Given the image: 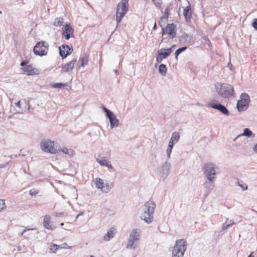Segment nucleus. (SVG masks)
Segmentation results:
<instances>
[{
    "label": "nucleus",
    "instance_id": "1",
    "mask_svg": "<svg viewBox=\"0 0 257 257\" xmlns=\"http://www.w3.org/2000/svg\"><path fill=\"white\" fill-rule=\"evenodd\" d=\"M215 89L218 95L223 98L233 97L235 95L233 86L230 84L217 83Z\"/></svg>",
    "mask_w": 257,
    "mask_h": 257
},
{
    "label": "nucleus",
    "instance_id": "2",
    "mask_svg": "<svg viewBox=\"0 0 257 257\" xmlns=\"http://www.w3.org/2000/svg\"><path fill=\"white\" fill-rule=\"evenodd\" d=\"M141 231L140 229H133L129 234L126 248L130 249H136L139 244Z\"/></svg>",
    "mask_w": 257,
    "mask_h": 257
},
{
    "label": "nucleus",
    "instance_id": "3",
    "mask_svg": "<svg viewBox=\"0 0 257 257\" xmlns=\"http://www.w3.org/2000/svg\"><path fill=\"white\" fill-rule=\"evenodd\" d=\"M187 242L184 239L176 240L172 252V257H183L187 249Z\"/></svg>",
    "mask_w": 257,
    "mask_h": 257
},
{
    "label": "nucleus",
    "instance_id": "4",
    "mask_svg": "<svg viewBox=\"0 0 257 257\" xmlns=\"http://www.w3.org/2000/svg\"><path fill=\"white\" fill-rule=\"evenodd\" d=\"M203 171L205 177L208 181H215L216 175L220 173L219 168L212 163L206 164Z\"/></svg>",
    "mask_w": 257,
    "mask_h": 257
},
{
    "label": "nucleus",
    "instance_id": "5",
    "mask_svg": "<svg viewBox=\"0 0 257 257\" xmlns=\"http://www.w3.org/2000/svg\"><path fill=\"white\" fill-rule=\"evenodd\" d=\"M56 144L57 143L54 141L43 140L41 142L40 147L43 151L46 152L56 154L59 151V150L57 149Z\"/></svg>",
    "mask_w": 257,
    "mask_h": 257
},
{
    "label": "nucleus",
    "instance_id": "6",
    "mask_svg": "<svg viewBox=\"0 0 257 257\" xmlns=\"http://www.w3.org/2000/svg\"><path fill=\"white\" fill-rule=\"evenodd\" d=\"M128 3L127 0H121L117 5L116 20L119 23L128 10Z\"/></svg>",
    "mask_w": 257,
    "mask_h": 257
},
{
    "label": "nucleus",
    "instance_id": "7",
    "mask_svg": "<svg viewBox=\"0 0 257 257\" xmlns=\"http://www.w3.org/2000/svg\"><path fill=\"white\" fill-rule=\"evenodd\" d=\"M171 168V163L169 162L166 161L158 167L157 170V175L164 180L169 175Z\"/></svg>",
    "mask_w": 257,
    "mask_h": 257
},
{
    "label": "nucleus",
    "instance_id": "8",
    "mask_svg": "<svg viewBox=\"0 0 257 257\" xmlns=\"http://www.w3.org/2000/svg\"><path fill=\"white\" fill-rule=\"evenodd\" d=\"M49 44L45 41H40L36 43L33 49L34 53L40 56H46L48 53Z\"/></svg>",
    "mask_w": 257,
    "mask_h": 257
},
{
    "label": "nucleus",
    "instance_id": "9",
    "mask_svg": "<svg viewBox=\"0 0 257 257\" xmlns=\"http://www.w3.org/2000/svg\"><path fill=\"white\" fill-rule=\"evenodd\" d=\"M250 102L249 96L246 93H242L240 96V99L238 100L236 107L239 112L246 110Z\"/></svg>",
    "mask_w": 257,
    "mask_h": 257
},
{
    "label": "nucleus",
    "instance_id": "10",
    "mask_svg": "<svg viewBox=\"0 0 257 257\" xmlns=\"http://www.w3.org/2000/svg\"><path fill=\"white\" fill-rule=\"evenodd\" d=\"M103 110L106 113V116L109 118L110 127L112 128L115 126H118L119 123V120L116 118L113 113L104 107H103Z\"/></svg>",
    "mask_w": 257,
    "mask_h": 257
},
{
    "label": "nucleus",
    "instance_id": "11",
    "mask_svg": "<svg viewBox=\"0 0 257 257\" xmlns=\"http://www.w3.org/2000/svg\"><path fill=\"white\" fill-rule=\"evenodd\" d=\"M163 34H167L171 38H174L176 36L177 28L174 24H168L164 29L162 28Z\"/></svg>",
    "mask_w": 257,
    "mask_h": 257
},
{
    "label": "nucleus",
    "instance_id": "12",
    "mask_svg": "<svg viewBox=\"0 0 257 257\" xmlns=\"http://www.w3.org/2000/svg\"><path fill=\"white\" fill-rule=\"evenodd\" d=\"M208 105L210 107L217 109L224 115H228L229 114V112L227 109L221 103L211 101L208 103Z\"/></svg>",
    "mask_w": 257,
    "mask_h": 257
},
{
    "label": "nucleus",
    "instance_id": "13",
    "mask_svg": "<svg viewBox=\"0 0 257 257\" xmlns=\"http://www.w3.org/2000/svg\"><path fill=\"white\" fill-rule=\"evenodd\" d=\"M96 162L101 166L107 167L109 169H112L113 166L111 165L110 161L103 157L102 154H99L96 158Z\"/></svg>",
    "mask_w": 257,
    "mask_h": 257
},
{
    "label": "nucleus",
    "instance_id": "14",
    "mask_svg": "<svg viewBox=\"0 0 257 257\" xmlns=\"http://www.w3.org/2000/svg\"><path fill=\"white\" fill-rule=\"evenodd\" d=\"M63 35L65 39L69 40L70 36L73 35V29L70 26V24L66 23L62 28Z\"/></svg>",
    "mask_w": 257,
    "mask_h": 257
},
{
    "label": "nucleus",
    "instance_id": "15",
    "mask_svg": "<svg viewBox=\"0 0 257 257\" xmlns=\"http://www.w3.org/2000/svg\"><path fill=\"white\" fill-rule=\"evenodd\" d=\"M140 217L147 224H150L153 221L154 215L147 212L146 210L143 209Z\"/></svg>",
    "mask_w": 257,
    "mask_h": 257
},
{
    "label": "nucleus",
    "instance_id": "16",
    "mask_svg": "<svg viewBox=\"0 0 257 257\" xmlns=\"http://www.w3.org/2000/svg\"><path fill=\"white\" fill-rule=\"evenodd\" d=\"M156 203L152 200H150L146 202L144 205L143 210H146L147 212H148L151 214L154 215L155 209L156 208Z\"/></svg>",
    "mask_w": 257,
    "mask_h": 257
},
{
    "label": "nucleus",
    "instance_id": "17",
    "mask_svg": "<svg viewBox=\"0 0 257 257\" xmlns=\"http://www.w3.org/2000/svg\"><path fill=\"white\" fill-rule=\"evenodd\" d=\"M60 55L62 58H66L72 52V49L68 45H62L59 47Z\"/></svg>",
    "mask_w": 257,
    "mask_h": 257
},
{
    "label": "nucleus",
    "instance_id": "18",
    "mask_svg": "<svg viewBox=\"0 0 257 257\" xmlns=\"http://www.w3.org/2000/svg\"><path fill=\"white\" fill-rule=\"evenodd\" d=\"M175 47V45L172 46L171 48L168 49H161L158 51V54L160 55L164 59L169 56L173 52V49Z\"/></svg>",
    "mask_w": 257,
    "mask_h": 257
},
{
    "label": "nucleus",
    "instance_id": "19",
    "mask_svg": "<svg viewBox=\"0 0 257 257\" xmlns=\"http://www.w3.org/2000/svg\"><path fill=\"white\" fill-rule=\"evenodd\" d=\"M43 225L45 228L48 229L49 230H54L55 229L56 227L55 226H53L51 224V217L49 215H45L44 216Z\"/></svg>",
    "mask_w": 257,
    "mask_h": 257
},
{
    "label": "nucleus",
    "instance_id": "20",
    "mask_svg": "<svg viewBox=\"0 0 257 257\" xmlns=\"http://www.w3.org/2000/svg\"><path fill=\"white\" fill-rule=\"evenodd\" d=\"M76 62V60L74 59L69 63L65 64L62 67V71L64 72H68L70 71H72Z\"/></svg>",
    "mask_w": 257,
    "mask_h": 257
},
{
    "label": "nucleus",
    "instance_id": "21",
    "mask_svg": "<svg viewBox=\"0 0 257 257\" xmlns=\"http://www.w3.org/2000/svg\"><path fill=\"white\" fill-rule=\"evenodd\" d=\"M247 137L248 138H253L255 137V134H253L250 129L248 128H245L243 130V132L239 135H238L234 139V141H235L237 138L240 137Z\"/></svg>",
    "mask_w": 257,
    "mask_h": 257
},
{
    "label": "nucleus",
    "instance_id": "22",
    "mask_svg": "<svg viewBox=\"0 0 257 257\" xmlns=\"http://www.w3.org/2000/svg\"><path fill=\"white\" fill-rule=\"evenodd\" d=\"M180 139L179 133L177 132H174L172 134L171 138L169 141V144L174 146Z\"/></svg>",
    "mask_w": 257,
    "mask_h": 257
},
{
    "label": "nucleus",
    "instance_id": "23",
    "mask_svg": "<svg viewBox=\"0 0 257 257\" xmlns=\"http://www.w3.org/2000/svg\"><path fill=\"white\" fill-rule=\"evenodd\" d=\"M88 56L86 55H84L81 57L79 59L78 62V67L77 68L80 69L81 67H83L86 65L88 64Z\"/></svg>",
    "mask_w": 257,
    "mask_h": 257
},
{
    "label": "nucleus",
    "instance_id": "24",
    "mask_svg": "<svg viewBox=\"0 0 257 257\" xmlns=\"http://www.w3.org/2000/svg\"><path fill=\"white\" fill-rule=\"evenodd\" d=\"M191 7L189 5L187 6L183 11V15L185 17V20L188 22L190 21L191 17Z\"/></svg>",
    "mask_w": 257,
    "mask_h": 257
},
{
    "label": "nucleus",
    "instance_id": "25",
    "mask_svg": "<svg viewBox=\"0 0 257 257\" xmlns=\"http://www.w3.org/2000/svg\"><path fill=\"white\" fill-rule=\"evenodd\" d=\"M180 41L185 42L186 44H190L192 41V38L191 36L186 33H183L180 38Z\"/></svg>",
    "mask_w": 257,
    "mask_h": 257
},
{
    "label": "nucleus",
    "instance_id": "26",
    "mask_svg": "<svg viewBox=\"0 0 257 257\" xmlns=\"http://www.w3.org/2000/svg\"><path fill=\"white\" fill-rule=\"evenodd\" d=\"M22 69L28 75H32L35 74L34 69L32 65H26L25 67H22Z\"/></svg>",
    "mask_w": 257,
    "mask_h": 257
},
{
    "label": "nucleus",
    "instance_id": "27",
    "mask_svg": "<svg viewBox=\"0 0 257 257\" xmlns=\"http://www.w3.org/2000/svg\"><path fill=\"white\" fill-rule=\"evenodd\" d=\"M113 184L112 182H105L104 183L102 192L103 193H108L113 187Z\"/></svg>",
    "mask_w": 257,
    "mask_h": 257
},
{
    "label": "nucleus",
    "instance_id": "28",
    "mask_svg": "<svg viewBox=\"0 0 257 257\" xmlns=\"http://www.w3.org/2000/svg\"><path fill=\"white\" fill-rule=\"evenodd\" d=\"M104 181L102 179L99 178H96L95 179V185L97 189H100L102 192V188L104 185Z\"/></svg>",
    "mask_w": 257,
    "mask_h": 257
},
{
    "label": "nucleus",
    "instance_id": "29",
    "mask_svg": "<svg viewBox=\"0 0 257 257\" xmlns=\"http://www.w3.org/2000/svg\"><path fill=\"white\" fill-rule=\"evenodd\" d=\"M215 181H207L204 183V187L209 191L212 190L214 187Z\"/></svg>",
    "mask_w": 257,
    "mask_h": 257
},
{
    "label": "nucleus",
    "instance_id": "30",
    "mask_svg": "<svg viewBox=\"0 0 257 257\" xmlns=\"http://www.w3.org/2000/svg\"><path fill=\"white\" fill-rule=\"evenodd\" d=\"M114 234L115 232L113 230H110L103 236V239L104 241H109L111 238L113 237Z\"/></svg>",
    "mask_w": 257,
    "mask_h": 257
},
{
    "label": "nucleus",
    "instance_id": "31",
    "mask_svg": "<svg viewBox=\"0 0 257 257\" xmlns=\"http://www.w3.org/2000/svg\"><path fill=\"white\" fill-rule=\"evenodd\" d=\"M234 224L233 220L227 219L226 222L223 224L222 229L223 230L227 229L229 227L232 226Z\"/></svg>",
    "mask_w": 257,
    "mask_h": 257
},
{
    "label": "nucleus",
    "instance_id": "32",
    "mask_svg": "<svg viewBox=\"0 0 257 257\" xmlns=\"http://www.w3.org/2000/svg\"><path fill=\"white\" fill-rule=\"evenodd\" d=\"M236 185L239 186L242 191H245L247 189V185L246 183H243L242 181L237 180L236 182Z\"/></svg>",
    "mask_w": 257,
    "mask_h": 257
},
{
    "label": "nucleus",
    "instance_id": "33",
    "mask_svg": "<svg viewBox=\"0 0 257 257\" xmlns=\"http://www.w3.org/2000/svg\"><path fill=\"white\" fill-rule=\"evenodd\" d=\"M64 23L63 19L62 18H56L54 22V25L56 27H60L63 25Z\"/></svg>",
    "mask_w": 257,
    "mask_h": 257
},
{
    "label": "nucleus",
    "instance_id": "34",
    "mask_svg": "<svg viewBox=\"0 0 257 257\" xmlns=\"http://www.w3.org/2000/svg\"><path fill=\"white\" fill-rule=\"evenodd\" d=\"M159 71L162 75H165L167 72L166 65L163 64L160 65L159 67Z\"/></svg>",
    "mask_w": 257,
    "mask_h": 257
},
{
    "label": "nucleus",
    "instance_id": "35",
    "mask_svg": "<svg viewBox=\"0 0 257 257\" xmlns=\"http://www.w3.org/2000/svg\"><path fill=\"white\" fill-rule=\"evenodd\" d=\"M174 146L169 144L166 150V154L168 159H170L171 158V154L172 153V149L173 148Z\"/></svg>",
    "mask_w": 257,
    "mask_h": 257
},
{
    "label": "nucleus",
    "instance_id": "36",
    "mask_svg": "<svg viewBox=\"0 0 257 257\" xmlns=\"http://www.w3.org/2000/svg\"><path fill=\"white\" fill-rule=\"evenodd\" d=\"M59 246L56 244H52L50 247V251L51 252L55 253L59 249Z\"/></svg>",
    "mask_w": 257,
    "mask_h": 257
},
{
    "label": "nucleus",
    "instance_id": "37",
    "mask_svg": "<svg viewBox=\"0 0 257 257\" xmlns=\"http://www.w3.org/2000/svg\"><path fill=\"white\" fill-rule=\"evenodd\" d=\"M187 49V47H183L182 48H179L178 49L176 52H175V58L177 60V58H178V55L182 52H184V51H185Z\"/></svg>",
    "mask_w": 257,
    "mask_h": 257
},
{
    "label": "nucleus",
    "instance_id": "38",
    "mask_svg": "<svg viewBox=\"0 0 257 257\" xmlns=\"http://www.w3.org/2000/svg\"><path fill=\"white\" fill-rule=\"evenodd\" d=\"M7 208L5 199H0V212H2Z\"/></svg>",
    "mask_w": 257,
    "mask_h": 257
},
{
    "label": "nucleus",
    "instance_id": "39",
    "mask_svg": "<svg viewBox=\"0 0 257 257\" xmlns=\"http://www.w3.org/2000/svg\"><path fill=\"white\" fill-rule=\"evenodd\" d=\"M62 152L67 155H68L70 156L73 155V150L71 149H68L67 148H64L62 150Z\"/></svg>",
    "mask_w": 257,
    "mask_h": 257
},
{
    "label": "nucleus",
    "instance_id": "40",
    "mask_svg": "<svg viewBox=\"0 0 257 257\" xmlns=\"http://www.w3.org/2000/svg\"><path fill=\"white\" fill-rule=\"evenodd\" d=\"M170 10L168 8L165 9L164 13V16L163 17L161 18V22H162L163 20L165 19L166 20H167L169 16V12Z\"/></svg>",
    "mask_w": 257,
    "mask_h": 257
},
{
    "label": "nucleus",
    "instance_id": "41",
    "mask_svg": "<svg viewBox=\"0 0 257 257\" xmlns=\"http://www.w3.org/2000/svg\"><path fill=\"white\" fill-rule=\"evenodd\" d=\"M65 85L61 83H56L53 84L52 87L54 88H61L64 87Z\"/></svg>",
    "mask_w": 257,
    "mask_h": 257
},
{
    "label": "nucleus",
    "instance_id": "42",
    "mask_svg": "<svg viewBox=\"0 0 257 257\" xmlns=\"http://www.w3.org/2000/svg\"><path fill=\"white\" fill-rule=\"evenodd\" d=\"M154 5L157 7H160L162 4L161 0H153Z\"/></svg>",
    "mask_w": 257,
    "mask_h": 257
},
{
    "label": "nucleus",
    "instance_id": "43",
    "mask_svg": "<svg viewBox=\"0 0 257 257\" xmlns=\"http://www.w3.org/2000/svg\"><path fill=\"white\" fill-rule=\"evenodd\" d=\"M163 59H164L162 58L160 55L158 54L157 56L156 57V61L158 63H161Z\"/></svg>",
    "mask_w": 257,
    "mask_h": 257
},
{
    "label": "nucleus",
    "instance_id": "44",
    "mask_svg": "<svg viewBox=\"0 0 257 257\" xmlns=\"http://www.w3.org/2000/svg\"><path fill=\"white\" fill-rule=\"evenodd\" d=\"M252 27L256 30H257V19H255L253 20V22L252 23Z\"/></svg>",
    "mask_w": 257,
    "mask_h": 257
},
{
    "label": "nucleus",
    "instance_id": "45",
    "mask_svg": "<svg viewBox=\"0 0 257 257\" xmlns=\"http://www.w3.org/2000/svg\"><path fill=\"white\" fill-rule=\"evenodd\" d=\"M64 215H65L64 212L55 213L54 214V215L57 217H62V216H64Z\"/></svg>",
    "mask_w": 257,
    "mask_h": 257
},
{
    "label": "nucleus",
    "instance_id": "46",
    "mask_svg": "<svg viewBox=\"0 0 257 257\" xmlns=\"http://www.w3.org/2000/svg\"><path fill=\"white\" fill-rule=\"evenodd\" d=\"M36 229H37L36 228H30L29 226H27V227H25V230H26V232L27 231L34 230H36Z\"/></svg>",
    "mask_w": 257,
    "mask_h": 257
},
{
    "label": "nucleus",
    "instance_id": "47",
    "mask_svg": "<svg viewBox=\"0 0 257 257\" xmlns=\"http://www.w3.org/2000/svg\"><path fill=\"white\" fill-rule=\"evenodd\" d=\"M30 194L31 195H35L36 194H37V192L34 189H32L30 191Z\"/></svg>",
    "mask_w": 257,
    "mask_h": 257
},
{
    "label": "nucleus",
    "instance_id": "48",
    "mask_svg": "<svg viewBox=\"0 0 257 257\" xmlns=\"http://www.w3.org/2000/svg\"><path fill=\"white\" fill-rule=\"evenodd\" d=\"M27 62L26 61H23L21 62V65L23 66V67H25L26 66V64H27Z\"/></svg>",
    "mask_w": 257,
    "mask_h": 257
},
{
    "label": "nucleus",
    "instance_id": "49",
    "mask_svg": "<svg viewBox=\"0 0 257 257\" xmlns=\"http://www.w3.org/2000/svg\"><path fill=\"white\" fill-rule=\"evenodd\" d=\"M204 39L206 41V44L208 45L209 46L211 45V42L208 38H205Z\"/></svg>",
    "mask_w": 257,
    "mask_h": 257
},
{
    "label": "nucleus",
    "instance_id": "50",
    "mask_svg": "<svg viewBox=\"0 0 257 257\" xmlns=\"http://www.w3.org/2000/svg\"><path fill=\"white\" fill-rule=\"evenodd\" d=\"M20 102H21V101H19L18 102L15 103V104H15V105L16 106H17V107H19V108H20V107H21Z\"/></svg>",
    "mask_w": 257,
    "mask_h": 257
},
{
    "label": "nucleus",
    "instance_id": "51",
    "mask_svg": "<svg viewBox=\"0 0 257 257\" xmlns=\"http://www.w3.org/2000/svg\"><path fill=\"white\" fill-rule=\"evenodd\" d=\"M252 150L254 152L257 154V144L253 148Z\"/></svg>",
    "mask_w": 257,
    "mask_h": 257
},
{
    "label": "nucleus",
    "instance_id": "52",
    "mask_svg": "<svg viewBox=\"0 0 257 257\" xmlns=\"http://www.w3.org/2000/svg\"><path fill=\"white\" fill-rule=\"evenodd\" d=\"M8 164V163H6L5 164H0V168H2L6 167L7 166Z\"/></svg>",
    "mask_w": 257,
    "mask_h": 257
},
{
    "label": "nucleus",
    "instance_id": "53",
    "mask_svg": "<svg viewBox=\"0 0 257 257\" xmlns=\"http://www.w3.org/2000/svg\"><path fill=\"white\" fill-rule=\"evenodd\" d=\"M25 232H26V231L24 229V230H23L22 232H21V233H19V234L20 235H23Z\"/></svg>",
    "mask_w": 257,
    "mask_h": 257
},
{
    "label": "nucleus",
    "instance_id": "54",
    "mask_svg": "<svg viewBox=\"0 0 257 257\" xmlns=\"http://www.w3.org/2000/svg\"><path fill=\"white\" fill-rule=\"evenodd\" d=\"M79 215H77L76 216V218H75V221H76V220L77 219V218L79 217Z\"/></svg>",
    "mask_w": 257,
    "mask_h": 257
},
{
    "label": "nucleus",
    "instance_id": "55",
    "mask_svg": "<svg viewBox=\"0 0 257 257\" xmlns=\"http://www.w3.org/2000/svg\"><path fill=\"white\" fill-rule=\"evenodd\" d=\"M156 27V24L155 23L154 26V29H155Z\"/></svg>",
    "mask_w": 257,
    "mask_h": 257
},
{
    "label": "nucleus",
    "instance_id": "56",
    "mask_svg": "<svg viewBox=\"0 0 257 257\" xmlns=\"http://www.w3.org/2000/svg\"><path fill=\"white\" fill-rule=\"evenodd\" d=\"M248 257H254V256L250 254Z\"/></svg>",
    "mask_w": 257,
    "mask_h": 257
},
{
    "label": "nucleus",
    "instance_id": "57",
    "mask_svg": "<svg viewBox=\"0 0 257 257\" xmlns=\"http://www.w3.org/2000/svg\"><path fill=\"white\" fill-rule=\"evenodd\" d=\"M83 213L82 212H81V213H79L78 215H79V216H80V215H83Z\"/></svg>",
    "mask_w": 257,
    "mask_h": 257
},
{
    "label": "nucleus",
    "instance_id": "58",
    "mask_svg": "<svg viewBox=\"0 0 257 257\" xmlns=\"http://www.w3.org/2000/svg\"><path fill=\"white\" fill-rule=\"evenodd\" d=\"M30 108V105L29 104H28V109L29 110Z\"/></svg>",
    "mask_w": 257,
    "mask_h": 257
},
{
    "label": "nucleus",
    "instance_id": "59",
    "mask_svg": "<svg viewBox=\"0 0 257 257\" xmlns=\"http://www.w3.org/2000/svg\"><path fill=\"white\" fill-rule=\"evenodd\" d=\"M60 225H61V226H63V225H64V223H61L60 224Z\"/></svg>",
    "mask_w": 257,
    "mask_h": 257
},
{
    "label": "nucleus",
    "instance_id": "60",
    "mask_svg": "<svg viewBox=\"0 0 257 257\" xmlns=\"http://www.w3.org/2000/svg\"><path fill=\"white\" fill-rule=\"evenodd\" d=\"M228 66H230V65L231 66L232 65H231V64L230 63H228Z\"/></svg>",
    "mask_w": 257,
    "mask_h": 257
},
{
    "label": "nucleus",
    "instance_id": "61",
    "mask_svg": "<svg viewBox=\"0 0 257 257\" xmlns=\"http://www.w3.org/2000/svg\"><path fill=\"white\" fill-rule=\"evenodd\" d=\"M90 257H94V256L91 255Z\"/></svg>",
    "mask_w": 257,
    "mask_h": 257
},
{
    "label": "nucleus",
    "instance_id": "62",
    "mask_svg": "<svg viewBox=\"0 0 257 257\" xmlns=\"http://www.w3.org/2000/svg\"><path fill=\"white\" fill-rule=\"evenodd\" d=\"M2 13V11H0V14H1Z\"/></svg>",
    "mask_w": 257,
    "mask_h": 257
}]
</instances>
